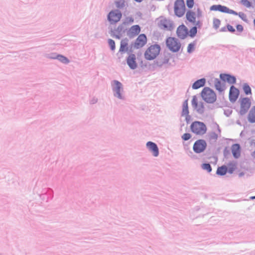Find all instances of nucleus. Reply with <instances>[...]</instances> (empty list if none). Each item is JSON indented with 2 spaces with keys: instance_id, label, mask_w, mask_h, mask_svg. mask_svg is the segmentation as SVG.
Listing matches in <instances>:
<instances>
[{
  "instance_id": "obj_33",
  "label": "nucleus",
  "mask_w": 255,
  "mask_h": 255,
  "mask_svg": "<svg viewBox=\"0 0 255 255\" xmlns=\"http://www.w3.org/2000/svg\"><path fill=\"white\" fill-rule=\"evenodd\" d=\"M197 31V27L193 26L190 28V30H188V36L193 38L196 35Z\"/></svg>"
},
{
  "instance_id": "obj_50",
  "label": "nucleus",
  "mask_w": 255,
  "mask_h": 255,
  "mask_svg": "<svg viewBox=\"0 0 255 255\" xmlns=\"http://www.w3.org/2000/svg\"><path fill=\"white\" fill-rule=\"evenodd\" d=\"M232 110H231V109H228L224 110V113L225 116H226L227 117H229L232 114Z\"/></svg>"
},
{
  "instance_id": "obj_22",
  "label": "nucleus",
  "mask_w": 255,
  "mask_h": 255,
  "mask_svg": "<svg viewBox=\"0 0 255 255\" xmlns=\"http://www.w3.org/2000/svg\"><path fill=\"white\" fill-rule=\"evenodd\" d=\"M128 38H125L123 39L120 43V47L119 51V52H120L121 53H124L125 52H127L128 51Z\"/></svg>"
},
{
  "instance_id": "obj_9",
  "label": "nucleus",
  "mask_w": 255,
  "mask_h": 255,
  "mask_svg": "<svg viewBox=\"0 0 255 255\" xmlns=\"http://www.w3.org/2000/svg\"><path fill=\"white\" fill-rule=\"evenodd\" d=\"M207 145L206 141L204 139H198L193 144V150L196 153H201L205 151Z\"/></svg>"
},
{
  "instance_id": "obj_7",
  "label": "nucleus",
  "mask_w": 255,
  "mask_h": 255,
  "mask_svg": "<svg viewBox=\"0 0 255 255\" xmlns=\"http://www.w3.org/2000/svg\"><path fill=\"white\" fill-rule=\"evenodd\" d=\"M122 17V13L118 9L112 10L107 15V20L110 25H115L120 21Z\"/></svg>"
},
{
  "instance_id": "obj_17",
  "label": "nucleus",
  "mask_w": 255,
  "mask_h": 255,
  "mask_svg": "<svg viewBox=\"0 0 255 255\" xmlns=\"http://www.w3.org/2000/svg\"><path fill=\"white\" fill-rule=\"evenodd\" d=\"M169 59V53L164 54L163 56H159L155 61H154V63L157 67H161L164 64L168 63Z\"/></svg>"
},
{
  "instance_id": "obj_61",
  "label": "nucleus",
  "mask_w": 255,
  "mask_h": 255,
  "mask_svg": "<svg viewBox=\"0 0 255 255\" xmlns=\"http://www.w3.org/2000/svg\"><path fill=\"white\" fill-rule=\"evenodd\" d=\"M227 26L226 27H222L220 29V31L221 32H225L227 30Z\"/></svg>"
},
{
  "instance_id": "obj_29",
  "label": "nucleus",
  "mask_w": 255,
  "mask_h": 255,
  "mask_svg": "<svg viewBox=\"0 0 255 255\" xmlns=\"http://www.w3.org/2000/svg\"><path fill=\"white\" fill-rule=\"evenodd\" d=\"M189 113L188 109V99L185 100L182 104V110L181 112V116H184V115H187Z\"/></svg>"
},
{
  "instance_id": "obj_39",
  "label": "nucleus",
  "mask_w": 255,
  "mask_h": 255,
  "mask_svg": "<svg viewBox=\"0 0 255 255\" xmlns=\"http://www.w3.org/2000/svg\"><path fill=\"white\" fill-rule=\"evenodd\" d=\"M58 54H57V53L53 52V53H50L49 54H46L45 56V57H46L47 58H48V59H56L57 56Z\"/></svg>"
},
{
  "instance_id": "obj_30",
  "label": "nucleus",
  "mask_w": 255,
  "mask_h": 255,
  "mask_svg": "<svg viewBox=\"0 0 255 255\" xmlns=\"http://www.w3.org/2000/svg\"><path fill=\"white\" fill-rule=\"evenodd\" d=\"M56 59H57L60 62L65 64H67L70 62V60L68 59L67 57L59 54L57 56Z\"/></svg>"
},
{
  "instance_id": "obj_64",
  "label": "nucleus",
  "mask_w": 255,
  "mask_h": 255,
  "mask_svg": "<svg viewBox=\"0 0 255 255\" xmlns=\"http://www.w3.org/2000/svg\"><path fill=\"white\" fill-rule=\"evenodd\" d=\"M134 1H135L136 2H141V1H142L143 0H134Z\"/></svg>"
},
{
  "instance_id": "obj_26",
  "label": "nucleus",
  "mask_w": 255,
  "mask_h": 255,
  "mask_svg": "<svg viewBox=\"0 0 255 255\" xmlns=\"http://www.w3.org/2000/svg\"><path fill=\"white\" fill-rule=\"evenodd\" d=\"M214 84L216 89L219 92L221 93L224 90V87H225V84L224 83H222L221 81L218 78L215 79Z\"/></svg>"
},
{
  "instance_id": "obj_20",
  "label": "nucleus",
  "mask_w": 255,
  "mask_h": 255,
  "mask_svg": "<svg viewBox=\"0 0 255 255\" xmlns=\"http://www.w3.org/2000/svg\"><path fill=\"white\" fill-rule=\"evenodd\" d=\"M141 28L139 25H134L131 26L127 31V35L131 38L137 35L140 32Z\"/></svg>"
},
{
  "instance_id": "obj_23",
  "label": "nucleus",
  "mask_w": 255,
  "mask_h": 255,
  "mask_svg": "<svg viewBox=\"0 0 255 255\" xmlns=\"http://www.w3.org/2000/svg\"><path fill=\"white\" fill-rule=\"evenodd\" d=\"M206 84V79L205 78H201L196 80L193 83L192 86L193 89L196 90L204 87Z\"/></svg>"
},
{
  "instance_id": "obj_31",
  "label": "nucleus",
  "mask_w": 255,
  "mask_h": 255,
  "mask_svg": "<svg viewBox=\"0 0 255 255\" xmlns=\"http://www.w3.org/2000/svg\"><path fill=\"white\" fill-rule=\"evenodd\" d=\"M197 44V40H195L192 42L189 43L187 46V52L188 53H192L195 48V46Z\"/></svg>"
},
{
  "instance_id": "obj_4",
  "label": "nucleus",
  "mask_w": 255,
  "mask_h": 255,
  "mask_svg": "<svg viewBox=\"0 0 255 255\" xmlns=\"http://www.w3.org/2000/svg\"><path fill=\"white\" fill-rule=\"evenodd\" d=\"M166 45L170 51L175 53L179 51L181 44L178 39L173 37H168L166 39Z\"/></svg>"
},
{
  "instance_id": "obj_51",
  "label": "nucleus",
  "mask_w": 255,
  "mask_h": 255,
  "mask_svg": "<svg viewBox=\"0 0 255 255\" xmlns=\"http://www.w3.org/2000/svg\"><path fill=\"white\" fill-rule=\"evenodd\" d=\"M134 21V19L131 16H128L126 17V20L124 22H127V25L129 23H131Z\"/></svg>"
},
{
  "instance_id": "obj_13",
  "label": "nucleus",
  "mask_w": 255,
  "mask_h": 255,
  "mask_svg": "<svg viewBox=\"0 0 255 255\" xmlns=\"http://www.w3.org/2000/svg\"><path fill=\"white\" fill-rule=\"evenodd\" d=\"M191 104L193 108L196 110L198 113L203 114L204 113V103L202 102H200L198 106V99L196 96H193Z\"/></svg>"
},
{
  "instance_id": "obj_53",
  "label": "nucleus",
  "mask_w": 255,
  "mask_h": 255,
  "mask_svg": "<svg viewBox=\"0 0 255 255\" xmlns=\"http://www.w3.org/2000/svg\"><path fill=\"white\" fill-rule=\"evenodd\" d=\"M194 24H195L194 26L197 27V29L198 28H201L202 25V23L201 22L200 20H198L197 21H196L195 23Z\"/></svg>"
},
{
  "instance_id": "obj_11",
  "label": "nucleus",
  "mask_w": 255,
  "mask_h": 255,
  "mask_svg": "<svg viewBox=\"0 0 255 255\" xmlns=\"http://www.w3.org/2000/svg\"><path fill=\"white\" fill-rule=\"evenodd\" d=\"M147 39L146 34L144 33L140 34L133 43V47L134 49H139L143 47L147 43Z\"/></svg>"
},
{
  "instance_id": "obj_59",
  "label": "nucleus",
  "mask_w": 255,
  "mask_h": 255,
  "mask_svg": "<svg viewBox=\"0 0 255 255\" xmlns=\"http://www.w3.org/2000/svg\"><path fill=\"white\" fill-rule=\"evenodd\" d=\"M220 46L222 47H226L227 48H229L231 46H232V47L234 46L233 45H222V44L220 45Z\"/></svg>"
},
{
  "instance_id": "obj_41",
  "label": "nucleus",
  "mask_w": 255,
  "mask_h": 255,
  "mask_svg": "<svg viewBox=\"0 0 255 255\" xmlns=\"http://www.w3.org/2000/svg\"><path fill=\"white\" fill-rule=\"evenodd\" d=\"M241 3L243 5L248 8L252 6V3L249 0H241Z\"/></svg>"
},
{
  "instance_id": "obj_45",
  "label": "nucleus",
  "mask_w": 255,
  "mask_h": 255,
  "mask_svg": "<svg viewBox=\"0 0 255 255\" xmlns=\"http://www.w3.org/2000/svg\"><path fill=\"white\" fill-rule=\"evenodd\" d=\"M194 4V0H186V5L189 8H192Z\"/></svg>"
},
{
  "instance_id": "obj_19",
  "label": "nucleus",
  "mask_w": 255,
  "mask_h": 255,
  "mask_svg": "<svg viewBox=\"0 0 255 255\" xmlns=\"http://www.w3.org/2000/svg\"><path fill=\"white\" fill-rule=\"evenodd\" d=\"M146 147L148 149V150L152 153V155L157 157L159 155V149L157 145L152 142V141H148L146 143Z\"/></svg>"
},
{
  "instance_id": "obj_34",
  "label": "nucleus",
  "mask_w": 255,
  "mask_h": 255,
  "mask_svg": "<svg viewBox=\"0 0 255 255\" xmlns=\"http://www.w3.org/2000/svg\"><path fill=\"white\" fill-rule=\"evenodd\" d=\"M228 165V167L227 166V173L232 174L236 168V164L230 162L229 163Z\"/></svg>"
},
{
  "instance_id": "obj_55",
  "label": "nucleus",
  "mask_w": 255,
  "mask_h": 255,
  "mask_svg": "<svg viewBox=\"0 0 255 255\" xmlns=\"http://www.w3.org/2000/svg\"><path fill=\"white\" fill-rule=\"evenodd\" d=\"M142 14L140 11H137L135 13V18H138L141 19L142 18Z\"/></svg>"
},
{
  "instance_id": "obj_43",
  "label": "nucleus",
  "mask_w": 255,
  "mask_h": 255,
  "mask_svg": "<svg viewBox=\"0 0 255 255\" xmlns=\"http://www.w3.org/2000/svg\"><path fill=\"white\" fill-rule=\"evenodd\" d=\"M224 156L225 158H227L229 157V156H230V150L229 149L228 147H226L223 151Z\"/></svg>"
},
{
  "instance_id": "obj_38",
  "label": "nucleus",
  "mask_w": 255,
  "mask_h": 255,
  "mask_svg": "<svg viewBox=\"0 0 255 255\" xmlns=\"http://www.w3.org/2000/svg\"><path fill=\"white\" fill-rule=\"evenodd\" d=\"M108 43L110 47L111 50L112 51H114L116 49V44L115 41L112 39H109L108 40Z\"/></svg>"
},
{
  "instance_id": "obj_14",
  "label": "nucleus",
  "mask_w": 255,
  "mask_h": 255,
  "mask_svg": "<svg viewBox=\"0 0 255 255\" xmlns=\"http://www.w3.org/2000/svg\"><path fill=\"white\" fill-rule=\"evenodd\" d=\"M176 34L178 38L181 39H184L188 36V29L182 23L177 27Z\"/></svg>"
},
{
  "instance_id": "obj_56",
  "label": "nucleus",
  "mask_w": 255,
  "mask_h": 255,
  "mask_svg": "<svg viewBox=\"0 0 255 255\" xmlns=\"http://www.w3.org/2000/svg\"><path fill=\"white\" fill-rule=\"evenodd\" d=\"M197 16L198 17H201L202 16V11L199 8H198L197 10Z\"/></svg>"
},
{
  "instance_id": "obj_54",
  "label": "nucleus",
  "mask_w": 255,
  "mask_h": 255,
  "mask_svg": "<svg viewBox=\"0 0 255 255\" xmlns=\"http://www.w3.org/2000/svg\"><path fill=\"white\" fill-rule=\"evenodd\" d=\"M184 116H185V121L187 124H189L191 120V116L189 115V114H188L187 115H184Z\"/></svg>"
},
{
  "instance_id": "obj_3",
  "label": "nucleus",
  "mask_w": 255,
  "mask_h": 255,
  "mask_svg": "<svg viewBox=\"0 0 255 255\" xmlns=\"http://www.w3.org/2000/svg\"><path fill=\"white\" fill-rule=\"evenodd\" d=\"M126 25H127V22L124 21L116 29H113L110 25L108 27L109 33L112 37L120 39L122 34L127 31V28H126Z\"/></svg>"
},
{
  "instance_id": "obj_15",
  "label": "nucleus",
  "mask_w": 255,
  "mask_h": 255,
  "mask_svg": "<svg viewBox=\"0 0 255 255\" xmlns=\"http://www.w3.org/2000/svg\"><path fill=\"white\" fill-rule=\"evenodd\" d=\"M239 95L240 90L234 86L232 85L230 87L229 94L230 101L232 103H235L239 98Z\"/></svg>"
},
{
  "instance_id": "obj_60",
  "label": "nucleus",
  "mask_w": 255,
  "mask_h": 255,
  "mask_svg": "<svg viewBox=\"0 0 255 255\" xmlns=\"http://www.w3.org/2000/svg\"><path fill=\"white\" fill-rule=\"evenodd\" d=\"M216 126L217 127V130H218V131L219 133L220 134V133L221 132V129L220 128V127H219V125L217 124H216Z\"/></svg>"
},
{
  "instance_id": "obj_10",
  "label": "nucleus",
  "mask_w": 255,
  "mask_h": 255,
  "mask_svg": "<svg viewBox=\"0 0 255 255\" xmlns=\"http://www.w3.org/2000/svg\"><path fill=\"white\" fill-rule=\"evenodd\" d=\"M241 109L239 114L243 116L246 114L251 106V101L248 97H245L241 99Z\"/></svg>"
},
{
  "instance_id": "obj_35",
  "label": "nucleus",
  "mask_w": 255,
  "mask_h": 255,
  "mask_svg": "<svg viewBox=\"0 0 255 255\" xmlns=\"http://www.w3.org/2000/svg\"><path fill=\"white\" fill-rule=\"evenodd\" d=\"M201 167L203 169L206 170L208 173L212 171V167L209 163H204L201 165Z\"/></svg>"
},
{
  "instance_id": "obj_25",
  "label": "nucleus",
  "mask_w": 255,
  "mask_h": 255,
  "mask_svg": "<svg viewBox=\"0 0 255 255\" xmlns=\"http://www.w3.org/2000/svg\"><path fill=\"white\" fill-rule=\"evenodd\" d=\"M226 7L227 6L221 4H214L210 7V10L211 11H219L221 12L225 13Z\"/></svg>"
},
{
  "instance_id": "obj_47",
  "label": "nucleus",
  "mask_w": 255,
  "mask_h": 255,
  "mask_svg": "<svg viewBox=\"0 0 255 255\" xmlns=\"http://www.w3.org/2000/svg\"><path fill=\"white\" fill-rule=\"evenodd\" d=\"M133 43L132 42L131 44L130 45V46L129 47H128V51H127V52L128 53V55H129V54H133Z\"/></svg>"
},
{
  "instance_id": "obj_12",
  "label": "nucleus",
  "mask_w": 255,
  "mask_h": 255,
  "mask_svg": "<svg viewBox=\"0 0 255 255\" xmlns=\"http://www.w3.org/2000/svg\"><path fill=\"white\" fill-rule=\"evenodd\" d=\"M158 24L161 29L164 30L171 31L174 28L173 21L165 18L160 19Z\"/></svg>"
},
{
  "instance_id": "obj_21",
  "label": "nucleus",
  "mask_w": 255,
  "mask_h": 255,
  "mask_svg": "<svg viewBox=\"0 0 255 255\" xmlns=\"http://www.w3.org/2000/svg\"><path fill=\"white\" fill-rule=\"evenodd\" d=\"M232 153L233 157L238 159L241 155V147L239 143H234L232 145Z\"/></svg>"
},
{
  "instance_id": "obj_1",
  "label": "nucleus",
  "mask_w": 255,
  "mask_h": 255,
  "mask_svg": "<svg viewBox=\"0 0 255 255\" xmlns=\"http://www.w3.org/2000/svg\"><path fill=\"white\" fill-rule=\"evenodd\" d=\"M161 51V47L155 43L148 47L144 52V58L147 60H153L156 58Z\"/></svg>"
},
{
  "instance_id": "obj_63",
  "label": "nucleus",
  "mask_w": 255,
  "mask_h": 255,
  "mask_svg": "<svg viewBox=\"0 0 255 255\" xmlns=\"http://www.w3.org/2000/svg\"><path fill=\"white\" fill-rule=\"evenodd\" d=\"M245 175V173L244 172H241L239 174V177H242Z\"/></svg>"
},
{
  "instance_id": "obj_16",
  "label": "nucleus",
  "mask_w": 255,
  "mask_h": 255,
  "mask_svg": "<svg viewBox=\"0 0 255 255\" xmlns=\"http://www.w3.org/2000/svg\"><path fill=\"white\" fill-rule=\"evenodd\" d=\"M220 78L223 82H227L230 84H235L237 82L236 76L230 74L221 73L220 74Z\"/></svg>"
},
{
  "instance_id": "obj_48",
  "label": "nucleus",
  "mask_w": 255,
  "mask_h": 255,
  "mask_svg": "<svg viewBox=\"0 0 255 255\" xmlns=\"http://www.w3.org/2000/svg\"><path fill=\"white\" fill-rule=\"evenodd\" d=\"M227 29L229 32L231 33H234L236 32L235 29L230 24H227Z\"/></svg>"
},
{
  "instance_id": "obj_5",
  "label": "nucleus",
  "mask_w": 255,
  "mask_h": 255,
  "mask_svg": "<svg viewBox=\"0 0 255 255\" xmlns=\"http://www.w3.org/2000/svg\"><path fill=\"white\" fill-rule=\"evenodd\" d=\"M191 130L196 134H204L207 131L206 125L202 122H193L190 126Z\"/></svg>"
},
{
  "instance_id": "obj_42",
  "label": "nucleus",
  "mask_w": 255,
  "mask_h": 255,
  "mask_svg": "<svg viewBox=\"0 0 255 255\" xmlns=\"http://www.w3.org/2000/svg\"><path fill=\"white\" fill-rule=\"evenodd\" d=\"M191 134L189 133H184L182 136V139L184 141H187L190 139L191 138Z\"/></svg>"
},
{
  "instance_id": "obj_8",
  "label": "nucleus",
  "mask_w": 255,
  "mask_h": 255,
  "mask_svg": "<svg viewBox=\"0 0 255 255\" xmlns=\"http://www.w3.org/2000/svg\"><path fill=\"white\" fill-rule=\"evenodd\" d=\"M175 14L178 17H181L185 13L186 7L184 0H176L174 3Z\"/></svg>"
},
{
  "instance_id": "obj_2",
  "label": "nucleus",
  "mask_w": 255,
  "mask_h": 255,
  "mask_svg": "<svg viewBox=\"0 0 255 255\" xmlns=\"http://www.w3.org/2000/svg\"><path fill=\"white\" fill-rule=\"evenodd\" d=\"M201 96L205 102L209 104H213L217 100V96L214 91L207 87L203 89Z\"/></svg>"
},
{
  "instance_id": "obj_32",
  "label": "nucleus",
  "mask_w": 255,
  "mask_h": 255,
  "mask_svg": "<svg viewBox=\"0 0 255 255\" xmlns=\"http://www.w3.org/2000/svg\"><path fill=\"white\" fill-rule=\"evenodd\" d=\"M243 89L244 90L245 94L246 95H249L252 94L251 88L248 83L244 84L243 86Z\"/></svg>"
},
{
  "instance_id": "obj_27",
  "label": "nucleus",
  "mask_w": 255,
  "mask_h": 255,
  "mask_svg": "<svg viewBox=\"0 0 255 255\" xmlns=\"http://www.w3.org/2000/svg\"><path fill=\"white\" fill-rule=\"evenodd\" d=\"M248 119L250 123H255V106L250 111L248 116Z\"/></svg>"
},
{
  "instance_id": "obj_18",
  "label": "nucleus",
  "mask_w": 255,
  "mask_h": 255,
  "mask_svg": "<svg viewBox=\"0 0 255 255\" xmlns=\"http://www.w3.org/2000/svg\"><path fill=\"white\" fill-rule=\"evenodd\" d=\"M128 65L131 70H134L137 67V63L136 61V56L134 54H131L128 55L126 58Z\"/></svg>"
},
{
  "instance_id": "obj_24",
  "label": "nucleus",
  "mask_w": 255,
  "mask_h": 255,
  "mask_svg": "<svg viewBox=\"0 0 255 255\" xmlns=\"http://www.w3.org/2000/svg\"><path fill=\"white\" fill-rule=\"evenodd\" d=\"M187 20L192 23H195L196 22V13L195 12L191 10H188L186 14Z\"/></svg>"
},
{
  "instance_id": "obj_58",
  "label": "nucleus",
  "mask_w": 255,
  "mask_h": 255,
  "mask_svg": "<svg viewBox=\"0 0 255 255\" xmlns=\"http://www.w3.org/2000/svg\"><path fill=\"white\" fill-rule=\"evenodd\" d=\"M188 154L189 156L191 157H193V156H194V155L193 154V153L192 152V151L191 150H189V152L188 153Z\"/></svg>"
},
{
  "instance_id": "obj_46",
  "label": "nucleus",
  "mask_w": 255,
  "mask_h": 255,
  "mask_svg": "<svg viewBox=\"0 0 255 255\" xmlns=\"http://www.w3.org/2000/svg\"><path fill=\"white\" fill-rule=\"evenodd\" d=\"M239 16L244 21L247 22V15L243 12H239L238 14Z\"/></svg>"
},
{
  "instance_id": "obj_52",
  "label": "nucleus",
  "mask_w": 255,
  "mask_h": 255,
  "mask_svg": "<svg viewBox=\"0 0 255 255\" xmlns=\"http://www.w3.org/2000/svg\"><path fill=\"white\" fill-rule=\"evenodd\" d=\"M236 28H237V31H238L239 32H242L244 30V27L241 24H237L236 25Z\"/></svg>"
},
{
  "instance_id": "obj_44",
  "label": "nucleus",
  "mask_w": 255,
  "mask_h": 255,
  "mask_svg": "<svg viewBox=\"0 0 255 255\" xmlns=\"http://www.w3.org/2000/svg\"><path fill=\"white\" fill-rule=\"evenodd\" d=\"M226 11H225L226 13H229V14H234L235 15H238L239 12H237V11H236L234 10L231 9L229 8H228V7H226Z\"/></svg>"
},
{
  "instance_id": "obj_28",
  "label": "nucleus",
  "mask_w": 255,
  "mask_h": 255,
  "mask_svg": "<svg viewBox=\"0 0 255 255\" xmlns=\"http://www.w3.org/2000/svg\"><path fill=\"white\" fill-rule=\"evenodd\" d=\"M227 173V166L226 165H222L217 168L216 174L219 176H224Z\"/></svg>"
},
{
  "instance_id": "obj_6",
  "label": "nucleus",
  "mask_w": 255,
  "mask_h": 255,
  "mask_svg": "<svg viewBox=\"0 0 255 255\" xmlns=\"http://www.w3.org/2000/svg\"><path fill=\"white\" fill-rule=\"evenodd\" d=\"M111 86L114 96L119 99L124 100L125 97L121 93L123 91V86L122 83L114 80L112 81Z\"/></svg>"
},
{
  "instance_id": "obj_40",
  "label": "nucleus",
  "mask_w": 255,
  "mask_h": 255,
  "mask_svg": "<svg viewBox=\"0 0 255 255\" xmlns=\"http://www.w3.org/2000/svg\"><path fill=\"white\" fill-rule=\"evenodd\" d=\"M221 24V21L220 19L214 18L213 19V27L215 29H218Z\"/></svg>"
},
{
  "instance_id": "obj_37",
  "label": "nucleus",
  "mask_w": 255,
  "mask_h": 255,
  "mask_svg": "<svg viewBox=\"0 0 255 255\" xmlns=\"http://www.w3.org/2000/svg\"><path fill=\"white\" fill-rule=\"evenodd\" d=\"M210 140H213L215 142L216 141L218 137V135L215 132L212 131L209 134Z\"/></svg>"
},
{
  "instance_id": "obj_57",
  "label": "nucleus",
  "mask_w": 255,
  "mask_h": 255,
  "mask_svg": "<svg viewBox=\"0 0 255 255\" xmlns=\"http://www.w3.org/2000/svg\"><path fill=\"white\" fill-rule=\"evenodd\" d=\"M98 101V100L97 99H96V98H93L91 101H90V104H94L95 103H96Z\"/></svg>"
},
{
  "instance_id": "obj_36",
  "label": "nucleus",
  "mask_w": 255,
  "mask_h": 255,
  "mask_svg": "<svg viewBox=\"0 0 255 255\" xmlns=\"http://www.w3.org/2000/svg\"><path fill=\"white\" fill-rule=\"evenodd\" d=\"M115 4L118 8H123L125 6V0H118L115 1Z\"/></svg>"
},
{
  "instance_id": "obj_49",
  "label": "nucleus",
  "mask_w": 255,
  "mask_h": 255,
  "mask_svg": "<svg viewBox=\"0 0 255 255\" xmlns=\"http://www.w3.org/2000/svg\"><path fill=\"white\" fill-rule=\"evenodd\" d=\"M227 103L228 102L227 101L222 102L221 103L217 102L216 103V108H222L223 107H225L226 106Z\"/></svg>"
},
{
  "instance_id": "obj_62",
  "label": "nucleus",
  "mask_w": 255,
  "mask_h": 255,
  "mask_svg": "<svg viewBox=\"0 0 255 255\" xmlns=\"http://www.w3.org/2000/svg\"><path fill=\"white\" fill-rule=\"evenodd\" d=\"M184 149L186 150H189V147L188 146V145L187 144H184Z\"/></svg>"
}]
</instances>
